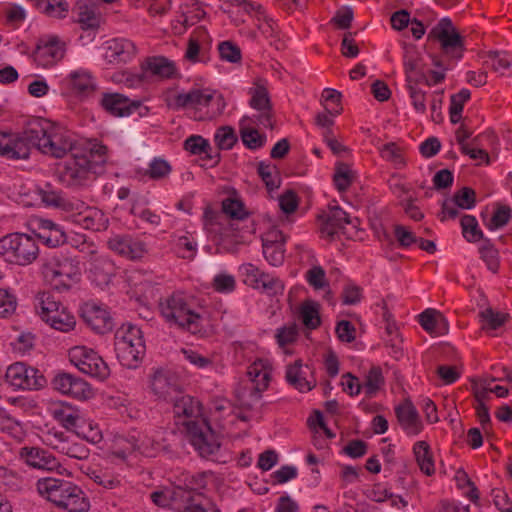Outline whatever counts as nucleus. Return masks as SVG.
Returning a JSON list of instances; mask_svg holds the SVG:
<instances>
[{"mask_svg":"<svg viewBox=\"0 0 512 512\" xmlns=\"http://www.w3.org/2000/svg\"><path fill=\"white\" fill-rule=\"evenodd\" d=\"M39 254L36 240L25 233H10L0 238V257L9 264L27 266Z\"/></svg>","mask_w":512,"mask_h":512,"instance_id":"0eeeda50","label":"nucleus"},{"mask_svg":"<svg viewBox=\"0 0 512 512\" xmlns=\"http://www.w3.org/2000/svg\"><path fill=\"white\" fill-rule=\"evenodd\" d=\"M62 90L81 100L92 97L97 89V80L92 72L85 68L70 71L60 82Z\"/></svg>","mask_w":512,"mask_h":512,"instance_id":"f8f14e48","label":"nucleus"},{"mask_svg":"<svg viewBox=\"0 0 512 512\" xmlns=\"http://www.w3.org/2000/svg\"><path fill=\"white\" fill-rule=\"evenodd\" d=\"M430 36L437 39L442 49L449 54L459 52L458 58L462 56L464 49L463 38L454 28L448 17L442 18L430 31Z\"/></svg>","mask_w":512,"mask_h":512,"instance_id":"dca6fc26","label":"nucleus"},{"mask_svg":"<svg viewBox=\"0 0 512 512\" xmlns=\"http://www.w3.org/2000/svg\"><path fill=\"white\" fill-rule=\"evenodd\" d=\"M241 271L246 277L245 282L255 289H262L269 294H278L284 291V284L279 278L261 271L251 263L242 265Z\"/></svg>","mask_w":512,"mask_h":512,"instance_id":"6ab92c4d","label":"nucleus"},{"mask_svg":"<svg viewBox=\"0 0 512 512\" xmlns=\"http://www.w3.org/2000/svg\"><path fill=\"white\" fill-rule=\"evenodd\" d=\"M70 362L83 374L100 381L110 375V368L100 354H72Z\"/></svg>","mask_w":512,"mask_h":512,"instance_id":"412c9836","label":"nucleus"},{"mask_svg":"<svg viewBox=\"0 0 512 512\" xmlns=\"http://www.w3.org/2000/svg\"><path fill=\"white\" fill-rule=\"evenodd\" d=\"M421 82L406 83L409 96L414 109L418 113H425L426 111V92L419 88Z\"/></svg>","mask_w":512,"mask_h":512,"instance_id":"69168bd1","label":"nucleus"},{"mask_svg":"<svg viewBox=\"0 0 512 512\" xmlns=\"http://www.w3.org/2000/svg\"><path fill=\"white\" fill-rule=\"evenodd\" d=\"M254 125H257V121L250 117H243L239 122L241 140L244 146L250 150L262 148L267 141V136L259 133Z\"/></svg>","mask_w":512,"mask_h":512,"instance_id":"c9c22d12","label":"nucleus"},{"mask_svg":"<svg viewBox=\"0 0 512 512\" xmlns=\"http://www.w3.org/2000/svg\"><path fill=\"white\" fill-rule=\"evenodd\" d=\"M173 413L177 424L183 425L186 430L190 422H198L200 419H206L203 414V408L199 400L190 395H176L172 400Z\"/></svg>","mask_w":512,"mask_h":512,"instance_id":"2eb2a0df","label":"nucleus"},{"mask_svg":"<svg viewBox=\"0 0 512 512\" xmlns=\"http://www.w3.org/2000/svg\"><path fill=\"white\" fill-rule=\"evenodd\" d=\"M37 8L50 17L62 19L68 13L69 4L65 0H37Z\"/></svg>","mask_w":512,"mask_h":512,"instance_id":"3c124183","label":"nucleus"},{"mask_svg":"<svg viewBox=\"0 0 512 512\" xmlns=\"http://www.w3.org/2000/svg\"><path fill=\"white\" fill-rule=\"evenodd\" d=\"M73 431L78 437L92 444H98L103 439L102 430L98 423L83 415L80 417Z\"/></svg>","mask_w":512,"mask_h":512,"instance_id":"ea45409f","label":"nucleus"},{"mask_svg":"<svg viewBox=\"0 0 512 512\" xmlns=\"http://www.w3.org/2000/svg\"><path fill=\"white\" fill-rule=\"evenodd\" d=\"M184 149L193 155L200 156L211 150V144L201 135H191L184 141Z\"/></svg>","mask_w":512,"mask_h":512,"instance_id":"e2e57ef3","label":"nucleus"},{"mask_svg":"<svg viewBox=\"0 0 512 512\" xmlns=\"http://www.w3.org/2000/svg\"><path fill=\"white\" fill-rule=\"evenodd\" d=\"M476 205V193L472 188L463 187L451 199L442 203L440 220L455 219L459 209L470 210Z\"/></svg>","mask_w":512,"mask_h":512,"instance_id":"4be33fe9","label":"nucleus"},{"mask_svg":"<svg viewBox=\"0 0 512 512\" xmlns=\"http://www.w3.org/2000/svg\"><path fill=\"white\" fill-rule=\"evenodd\" d=\"M250 106L257 111L252 118L257 121V125L272 129L274 126V116L272 105L267 89L264 86L257 85L250 89Z\"/></svg>","mask_w":512,"mask_h":512,"instance_id":"aec40b11","label":"nucleus"},{"mask_svg":"<svg viewBox=\"0 0 512 512\" xmlns=\"http://www.w3.org/2000/svg\"><path fill=\"white\" fill-rule=\"evenodd\" d=\"M480 258L486 263L489 270L496 272L499 267L498 251L490 239L486 238L479 247Z\"/></svg>","mask_w":512,"mask_h":512,"instance_id":"6e6d98bb","label":"nucleus"},{"mask_svg":"<svg viewBox=\"0 0 512 512\" xmlns=\"http://www.w3.org/2000/svg\"><path fill=\"white\" fill-rule=\"evenodd\" d=\"M19 456L24 463L35 469L59 471L62 468L52 453L40 447H22Z\"/></svg>","mask_w":512,"mask_h":512,"instance_id":"393cba45","label":"nucleus"},{"mask_svg":"<svg viewBox=\"0 0 512 512\" xmlns=\"http://www.w3.org/2000/svg\"><path fill=\"white\" fill-rule=\"evenodd\" d=\"M112 264L108 261H97L91 268V278L97 285H107L112 278Z\"/></svg>","mask_w":512,"mask_h":512,"instance_id":"4d7b16f0","label":"nucleus"},{"mask_svg":"<svg viewBox=\"0 0 512 512\" xmlns=\"http://www.w3.org/2000/svg\"><path fill=\"white\" fill-rule=\"evenodd\" d=\"M5 381L14 390H39L46 384L45 377L38 369L27 366L23 362L8 366Z\"/></svg>","mask_w":512,"mask_h":512,"instance_id":"9d476101","label":"nucleus"},{"mask_svg":"<svg viewBox=\"0 0 512 512\" xmlns=\"http://www.w3.org/2000/svg\"><path fill=\"white\" fill-rule=\"evenodd\" d=\"M36 307L39 315L51 328L60 332H69L76 326L75 316L68 308L50 292L40 293Z\"/></svg>","mask_w":512,"mask_h":512,"instance_id":"1a4fd4ad","label":"nucleus"},{"mask_svg":"<svg viewBox=\"0 0 512 512\" xmlns=\"http://www.w3.org/2000/svg\"><path fill=\"white\" fill-rule=\"evenodd\" d=\"M29 155L30 148L24 132L19 135L0 130V156L10 160H19L27 159Z\"/></svg>","mask_w":512,"mask_h":512,"instance_id":"cd10ccee","label":"nucleus"},{"mask_svg":"<svg viewBox=\"0 0 512 512\" xmlns=\"http://www.w3.org/2000/svg\"><path fill=\"white\" fill-rule=\"evenodd\" d=\"M115 346L119 351L130 349L131 352L145 350V340L141 329L131 323H125L115 332Z\"/></svg>","mask_w":512,"mask_h":512,"instance_id":"c756f323","label":"nucleus"},{"mask_svg":"<svg viewBox=\"0 0 512 512\" xmlns=\"http://www.w3.org/2000/svg\"><path fill=\"white\" fill-rule=\"evenodd\" d=\"M347 225L356 229L358 219L349 217L339 206H331L322 224L321 233L324 237L333 239L335 235L346 234L345 229Z\"/></svg>","mask_w":512,"mask_h":512,"instance_id":"5701e85b","label":"nucleus"},{"mask_svg":"<svg viewBox=\"0 0 512 512\" xmlns=\"http://www.w3.org/2000/svg\"><path fill=\"white\" fill-rule=\"evenodd\" d=\"M511 218V208L505 205H500L494 211L486 227L489 230H496L505 226Z\"/></svg>","mask_w":512,"mask_h":512,"instance_id":"774afa93","label":"nucleus"},{"mask_svg":"<svg viewBox=\"0 0 512 512\" xmlns=\"http://www.w3.org/2000/svg\"><path fill=\"white\" fill-rule=\"evenodd\" d=\"M65 395L77 400L86 401L92 399L95 392L92 386L84 379L72 375V379Z\"/></svg>","mask_w":512,"mask_h":512,"instance_id":"49530a36","label":"nucleus"},{"mask_svg":"<svg viewBox=\"0 0 512 512\" xmlns=\"http://www.w3.org/2000/svg\"><path fill=\"white\" fill-rule=\"evenodd\" d=\"M257 171L268 190L272 191L279 187L280 177L277 174L275 166L260 162Z\"/></svg>","mask_w":512,"mask_h":512,"instance_id":"052dcab7","label":"nucleus"},{"mask_svg":"<svg viewBox=\"0 0 512 512\" xmlns=\"http://www.w3.org/2000/svg\"><path fill=\"white\" fill-rule=\"evenodd\" d=\"M214 142L220 150H230L237 142L235 131L230 126L219 127L214 134Z\"/></svg>","mask_w":512,"mask_h":512,"instance_id":"13d9d810","label":"nucleus"},{"mask_svg":"<svg viewBox=\"0 0 512 512\" xmlns=\"http://www.w3.org/2000/svg\"><path fill=\"white\" fill-rule=\"evenodd\" d=\"M172 242L178 257L191 260L196 256L198 243L193 234L189 232L182 235L174 234Z\"/></svg>","mask_w":512,"mask_h":512,"instance_id":"a19ab883","label":"nucleus"},{"mask_svg":"<svg viewBox=\"0 0 512 512\" xmlns=\"http://www.w3.org/2000/svg\"><path fill=\"white\" fill-rule=\"evenodd\" d=\"M406 83L422 82L425 71L422 57L415 47H406L403 54Z\"/></svg>","mask_w":512,"mask_h":512,"instance_id":"473e14b6","label":"nucleus"},{"mask_svg":"<svg viewBox=\"0 0 512 512\" xmlns=\"http://www.w3.org/2000/svg\"><path fill=\"white\" fill-rule=\"evenodd\" d=\"M51 414L63 427L72 431L82 416L79 409L64 402L53 405L51 407Z\"/></svg>","mask_w":512,"mask_h":512,"instance_id":"4c0bfd02","label":"nucleus"},{"mask_svg":"<svg viewBox=\"0 0 512 512\" xmlns=\"http://www.w3.org/2000/svg\"><path fill=\"white\" fill-rule=\"evenodd\" d=\"M173 104L178 109L190 110L191 117L197 121L211 120L220 115L225 107L222 96L208 89L178 93L173 98Z\"/></svg>","mask_w":512,"mask_h":512,"instance_id":"20e7f679","label":"nucleus"},{"mask_svg":"<svg viewBox=\"0 0 512 512\" xmlns=\"http://www.w3.org/2000/svg\"><path fill=\"white\" fill-rule=\"evenodd\" d=\"M65 54V44L57 36H45L39 39L33 58L42 68L57 64Z\"/></svg>","mask_w":512,"mask_h":512,"instance_id":"4468645a","label":"nucleus"},{"mask_svg":"<svg viewBox=\"0 0 512 512\" xmlns=\"http://www.w3.org/2000/svg\"><path fill=\"white\" fill-rule=\"evenodd\" d=\"M163 317L192 333L201 330L210 314L204 300L184 291H175L159 303Z\"/></svg>","mask_w":512,"mask_h":512,"instance_id":"f03ea898","label":"nucleus"},{"mask_svg":"<svg viewBox=\"0 0 512 512\" xmlns=\"http://www.w3.org/2000/svg\"><path fill=\"white\" fill-rule=\"evenodd\" d=\"M470 97L471 92L465 88L451 96L449 107L451 123L456 124L461 120L464 104L470 99Z\"/></svg>","mask_w":512,"mask_h":512,"instance_id":"603ef678","label":"nucleus"},{"mask_svg":"<svg viewBox=\"0 0 512 512\" xmlns=\"http://www.w3.org/2000/svg\"><path fill=\"white\" fill-rule=\"evenodd\" d=\"M413 452L420 470L430 476L435 472L434 461L430 447L425 441H418L413 446Z\"/></svg>","mask_w":512,"mask_h":512,"instance_id":"37998d69","label":"nucleus"},{"mask_svg":"<svg viewBox=\"0 0 512 512\" xmlns=\"http://www.w3.org/2000/svg\"><path fill=\"white\" fill-rule=\"evenodd\" d=\"M149 387L153 395L160 400L170 401L181 391L179 374L170 368H159L150 377Z\"/></svg>","mask_w":512,"mask_h":512,"instance_id":"ddd939ff","label":"nucleus"},{"mask_svg":"<svg viewBox=\"0 0 512 512\" xmlns=\"http://www.w3.org/2000/svg\"><path fill=\"white\" fill-rule=\"evenodd\" d=\"M83 472L90 480L103 489L112 490L122 486L123 478L115 473L112 468L88 466Z\"/></svg>","mask_w":512,"mask_h":512,"instance_id":"f704fd0d","label":"nucleus"},{"mask_svg":"<svg viewBox=\"0 0 512 512\" xmlns=\"http://www.w3.org/2000/svg\"><path fill=\"white\" fill-rule=\"evenodd\" d=\"M107 245L110 250L128 260L142 259L148 252L144 241L129 234H115L108 239Z\"/></svg>","mask_w":512,"mask_h":512,"instance_id":"f3484780","label":"nucleus"},{"mask_svg":"<svg viewBox=\"0 0 512 512\" xmlns=\"http://www.w3.org/2000/svg\"><path fill=\"white\" fill-rule=\"evenodd\" d=\"M300 317L304 326L315 329L320 325L318 305L314 302H305L300 309Z\"/></svg>","mask_w":512,"mask_h":512,"instance_id":"5fc2aeb1","label":"nucleus"},{"mask_svg":"<svg viewBox=\"0 0 512 512\" xmlns=\"http://www.w3.org/2000/svg\"><path fill=\"white\" fill-rule=\"evenodd\" d=\"M58 178L66 188L86 190L97 179L96 165L87 155L74 156L60 168Z\"/></svg>","mask_w":512,"mask_h":512,"instance_id":"6e6552de","label":"nucleus"},{"mask_svg":"<svg viewBox=\"0 0 512 512\" xmlns=\"http://www.w3.org/2000/svg\"><path fill=\"white\" fill-rule=\"evenodd\" d=\"M104 58L110 64H125L136 56L134 43L126 38H113L104 45Z\"/></svg>","mask_w":512,"mask_h":512,"instance_id":"a878e982","label":"nucleus"},{"mask_svg":"<svg viewBox=\"0 0 512 512\" xmlns=\"http://www.w3.org/2000/svg\"><path fill=\"white\" fill-rule=\"evenodd\" d=\"M0 432L15 441H21L25 436L22 424L5 412H0Z\"/></svg>","mask_w":512,"mask_h":512,"instance_id":"09e8293b","label":"nucleus"},{"mask_svg":"<svg viewBox=\"0 0 512 512\" xmlns=\"http://www.w3.org/2000/svg\"><path fill=\"white\" fill-rule=\"evenodd\" d=\"M38 237L49 247H57L66 242V234L63 229L51 220L41 222Z\"/></svg>","mask_w":512,"mask_h":512,"instance_id":"58836bf2","label":"nucleus"},{"mask_svg":"<svg viewBox=\"0 0 512 512\" xmlns=\"http://www.w3.org/2000/svg\"><path fill=\"white\" fill-rule=\"evenodd\" d=\"M257 22V28L265 38L270 39L271 42L279 40L280 29L272 17L265 14Z\"/></svg>","mask_w":512,"mask_h":512,"instance_id":"680f3d73","label":"nucleus"},{"mask_svg":"<svg viewBox=\"0 0 512 512\" xmlns=\"http://www.w3.org/2000/svg\"><path fill=\"white\" fill-rule=\"evenodd\" d=\"M117 442L122 444L123 448L116 450L114 453L121 459H125L133 451H139L145 456L152 457L160 447L159 441L148 434H139L138 437L133 435L129 439L120 438Z\"/></svg>","mask_w":512,"mask_h":512,"instance_id":"c85d7f7f","label":"nucleus"},{"mask_svg":"<svg viewBox=\"0 0 512 512\" xmlns=\"http://www.w3.org/2000/svg\"><path fill=\"white\" fill-rule=\"evenodd\" d=\"M147 70L160 78H171L175 72V65L165 57H153L147 60Z\"/></svg>","mask_w":512,"mask_h":512,"instance_id":"8fccbe9b","label":"nucleus"},{"mask_svg":"<svg viewBox=\"0 0 512 512\" xmlns=\"http://www.w3.org/2000/svg\"><path fill=\"white\" fill-rule=\"evenodd\" d=\"M383 347L393 352L408 350L405 340L395 323L387 322L385 332L382 336Z\"/></svg>","mask_w":512,"mask_h":512,"instance_id":"79ce46f5","label":"nucleus"},{"mask_svg":"<svg viewBox=\"0 0 512 512\" xmlns=\"http://www.w3.org/2000/svg\"><path fill=\"white\" fill-rule=\"evenodd\" d=\"M272 375V365L266 358L255 359L247 369V376L251 385H239L235 389V396L239 404L251 409L262 398V393L267 390Z\"/></svg>","mask_w":512,"mask_h":512,"instance_id":"423d86ee","label":"nucleus"},{"mask_svg":"<svg viewBox=\"0 0 512 512\" xmlns=\"http://www.w3.org/2000/svg\"><path fill=\"white\" fill-rule=\"evenodd\" d=\"M310 378H312L310 367L303 365L300 361H295L293 365L287 367V382L302 393L311 391L315 386L314 381Z\"/></svg>","mask_w":512,"mask_h":512,"instance_id":"7c9ffc66","label":"nucleus"},{"mask_svg":"<svg viewBox=\"0 0 512 512\" xmlns=\"http://www.w3.org/2000/svg\"><path fill=\"white\" fill-rule=\"evenodd\" d=\"M39 494L69 512H87L88 498L80 487L63 479L45 477L36 483Z\"/></svg>","mask_w":512,"mask_h":512,"instance_id":"7ed1b4c3","label":"nucleus"},{"mask_svg":"<svg viewBox=\"0 0 512 512\" xmlns=\"http://www.w3.org/2000/svg\"><path fill=\"white\" fill-rule=\"evenodd\" d=\"M341 93L332 88H325L321 95V100L325 111L330 115H339L342 112Z\"/></svg>","mask_w":512,"mask_h":512,"instance_id":"864d4df0","label":"nucleus"},{"mask_svg":"<svg viewBox=\"0 0 512 512\" xmlns=\"http://www.w3.org/2000/svg\"><path fill=\"white\" fill-rule=\"evenodd\" d=\"M100 104L106 112L115 117L130 116L142 106L140 101L131 100L120 93H103Z\"/></svg>","mask_w":512,"mask_h":512,"instance_id":"bb28decb","label":"nucleus"},{"mask_svg":"<svg viewBox=\"0 0 512 512\" xmlns=\"http://www.w3.org/2000/svg\"><path fill=\"white\" fill-rule=\"evenodd\" d=\"M29 148L36 147L42 154L63 158L73 150L76 140L72 132L45 118L31 120L24 130Z\"/></svg>","mask_w":512,"mask_h":512,"instance_id":"f257e3e1","label":"nucleus"},{"mask_svg":"<svg viewBox=\"0 0 512 512\" xmlns=\"http://www.w3.org/2000/svg\"><path fill=\"white\" fill-rule=\"evenodd\" d=\"M76 225L86 230L104 231L109 226L108 216L99 208L87 205L75 219Z\"/></svg>","mask_w":512,"mask_h":512,"instance_id":"72a5a7b5","label":"nucleus"},{"mask_svg":"<svg viewBox=\"0 0 512 512\" xmlns=\"http://www.w3.org/2000/svg\"><path fill=\"white\" fill-rule=\"evenodd\" d=\"M460 226L462 235L467 242L475 243L486 239L475 216L468 214L463 215L460 220Z\"/></svg>","mask_w":512,"mask_h":512,"instance_id":"de8ad7c7","label":"nucleus"},{"mask_svg":"<svg viewBox=\"0 0 512 512\" xmlns=\"http://www.w3.org/2000/svg\"><path fill=\"white\" fill-rule=\"evenodd\" d=\"M81 316L85 323L96 333L104 334L113 328V320L107 306L93 301L81 307Z\"/></svg>","mask_w":512,"mask_h":512,"instance_id":"a211bd4d","label":"nucleus"},{"mask_svg":"<svg viewBox=\"0 0 512 512\" xmlns=\"http://www.w3.org/2000/svg\"><path fill=\"white\" fill-rule=\"evenodd\" d=\"M186 432L191 445L201 457L209 458L218 452L220 443L207 419L190 422Z\"/></svg>","mask_w":512,"mask_h":512,"instance_id":"9b49d317","label":"nucleus"},{"mask_svg":"<svg viewBox=\"0 0 512 512\" xmlns=\"http://www.w3.org/2000/svg\"><path fill=\"white\" fill-rule=\"evenodd\" d=\"M263 256L271 266H280L284 262L285 248L282 244H262Z\"/></svg>","mask_w":512,"mask_h":512,"instance_id":"0e129e2a","label":"nucleus"},{"mask_svg":"<svg viewBox=\"0 0 512 512\" xmlns=\"http://www.w3.org/2000/svg\"><path fill=\"white\" fill-rule=\"evenodd\" d=\"M395 413L400 426L408 436H416L423 430L418 411L411 402L398 406Z\"/></svg>","mask_w":512,"mask_h":512,"instance_id":"2f4dec72","label":"nucleus"},{"mask_svg":"<svg viewBox=\"0 0 512 512\" xmlns=\"http://www.w3.org/2000/svg\"><path fill=\"white\" fill-rule=\"evenodd\" d=\"M385 379L382 369L378 366H372L365 376L363 382V391L367 398H373L377 392L384 386Z\"/></svg>","mask_w":512,"mask_h":512,"instance_id":"a18cd8bd","label":"nucleus"},{"mask_svg":"<svg viewBox=\"0 0 512 512\" xmlns=\"http://www.w3.org/2000/svg\"><path fill=\"white\" fill-rule=\"evenodd\" d=\"M46 444L69 458L85 460L90 455V450L86 445L69 438L63 432L48 435Z\"/></svg>","mask_w":512,"mask_h":512,"instance_id":"b1692460","label":"nucleus"},{"mask_svg":"<svg viewBox=\"0 0 512 512\" xmlns=\"http://www.w3.org/2000/svg\"><path fill=\"white\" fill-rule=\"evenodd\" d=\"M299 334V328L296 323H290L276 330L275 338L279 347L293 343Z\"/></svg>","mask_w":512,"mask_h":512,"instance_id":"338daca9","label":"nucleus"},{"mask_svg":"<svg viewBox=\"0 0 512 512\" xmlns=\"http://www.w3.org/2000/svg\"><path fill=\"white\" fill-rule=\"evenodd\" d=\"M419 324L431 335L438 336L448 332L449 324L444 315L428 308L418 315Z\"/></svg>","mask_w":512,"mask_h":512,"instance_id":"e433bc0d","label":"nucleus"},{"mask_svg":"<svg viewBox=\"0 0 512 512\" xmlns=\"http://www.w3.org/2000/svg\"><path fill=\"white\" fill-rule=\"evenodd\" d=\"M42 274L45 281L58 292L70 290L81 279L78 262L59 252L44 257Z\"/></svg>","mask_w":512,"mask_h":512,"instance_id":"39448f33","label":"nucleus"},{"mask_svg":"<svg viewBox=\"0 0 512 512\" xmlns=\"http://www.w3.org/2000/svg\"><path fill=\"white\" fill-rule=\"evenodd\" d=\"M172 172L171 164L162 157H154L148 163L143 175L150 180L161 181L169 177Z\"/></svg>","mask_w":512,"mask_h":512,"instance_id":"c03bdc74","label":"nucleus"},{"mask_svg":"<svg viewBox=\"0 0 512 512\" xmlns=\"http://www.w3.org/2000/svg\"><path fill=\"white\" fill-rule=\"evenodd\" d=\"M487 63L495 72L504 74L512 64V55L505 51H491Z\"/></svg>","mask_w":512,"mask_h":512,"instance_id":"bf43d9fd","label":"nucleus"}]
</instances>
